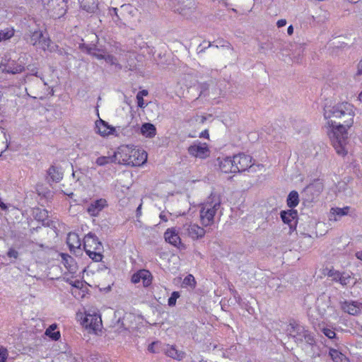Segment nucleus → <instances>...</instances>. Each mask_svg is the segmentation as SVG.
Segmentation results:
<instances>
[{
  "label": "nucleus",
  "instance_id": "1",
  "mask_svg": "<svg viewBox=\"0 0 362 362\" xmlns=\"http://www.w3.org/2000/svg\"><path fill=\"white\" fill-rule=\"evenodd\" d=\"M355 110L352 104L343 102L324 109V117L329 128L328 135L337 154H347L348 129L354 124Z\"/></svg>",
  "mask_w": 362,
  "mask_h": 362
},
{
  "label": "nucleus",
  "instance_id": "2",
  "mask_svg": "<svg viewBox=\"0 0 362 362\" xmlns=\"http://www.w3.org/2000/svg\"><path fill=\"white\" fill-rule=\"evenodd\" d=\"M115 158L121 164L141 166L147 160V153L132 146L122 145L115 152Z\"/></svg>",
  "mask_w": 362,
  "mask_h": 362
},
{
  "label": "nucleus",
  "instance_id": "3",
  "mask_svg": "<svg viewBox=\"0 0 362 362\" xmlns=\"http://www.w3.org/2000/svg\"><path fill=\"white\" fill-rule=\"evenodd\" d=\"M221 204V196L216 193H211L201 205L199 217L202 226L205 227L211 226L215 223L216 216L220 209Z\"/></svg>",
  "mask_w": 362,
  "mask_h": 362
},
{
  "label": "nucleus",
  "instance_id": "4",
  "mask_svg": "<svg viewBox=\"0 0 362 362\" xmlns=\"http://www.w3.org/2000/svg\"><path fill=\"white\" fill-rule=\"evenodd\" d=\"M26 42L33 46H38V47L44 51H49L50 52H55L58 46L54 44L50 38L44 34L42 30L39 28H31L25 35Z\"/></svg>",
  "mask_w": 362,
  "mask_h": 362
},
{
  "label": "nucleus",
  "instance_id": "5",
  "mask_svg": "<svg viewBox=\"0 0 362 362\" xmlns=\"http://www.w3.org/2000/svg\"><path fill=\"white\" fill-rule=\"evenodd\" d=\"M83 248L89 257L95 262H98L102 260L101 250L103 245L95 235L89 233L84 237Z\"/></svg>",
  "mask_w": 362,
  "mask_h": 362
},
{
  "label": "nucleus",
  "instance_id": "6",
  "mask_svg": "<svg viewBox=\"0 0 362 362\" xmlns=\"http://www.w3.org/2000/svg\"><path fill=\"white\" fill-rule=\"evenodd\" d=\"M286 332L296 342L305 341L310 344L314 342V339L308 330L299 324L290 323L287 327Z\"/></svg>",
  "mask_w": 362,
  "mask_h": 362
},
{
  "label": "nucleus",
  "instance_id": "7",
  "mask_svg": "<svg viewBox=\"0 0 362 362\" xmlns=\"http://www.w3.org/2000/svg\"><path fill=\"white\" fill-rule=\"evenodd\" d=\"M44 8L55 18L64 16L67 10V0H42Z\"/></svg>",
  "mask_w": 362,
  "mask_h": 362
},
{
  "label": "nucleus",
  "instance_id": "8",
  "mask_svg": "<svg viewBox=\"0 0 362 362\" xmlns=\"http://www.w3.org/2000/svg\"><path fill=\"white\" fill-rule=\"evenodd\" d=\"M171 6L175 12L187 18L196 10L195 4L192 0H171Z\"/></svg>",
  "mask_w": 362,
  "mask_h": 362
},
{
  "label": "nucleus",
  "instance_id": "9",
  "mask_svg": "<svg viewBox=\"0 0 362 362\" xmlns=\"http://www.w3.org/2000/svg\"><path fill=\"white\" fill-rule=\"evenodd\" d=\"M188 153L196 158L206 159L210 156V149L206 143L194 141L187 148Z\"/></svg>",
  "mask_w": 362,
  "mask_h": 362
},
{
  "label": "nucleus",
  "instance_id": "10",
  "mask_svg": "<svg viewBox=\"0 0 362 362\" xmlns=\"http://www.w3.org/2000/svg\"><path fill=\"white\" fill-rule=\"evenodd\" d=\"M26 56L21 55L17 60L8 59L6 64H1L4 66V70L9 74H16L23 72L26 64Z\"/></svg>",
  "mask_w": 362,
  "mask_h": 362
},
{
  "label": "nucleus",
  "instance_id": "11",
  "mask_svg": "<svg viewBox=\"0 0 362 362\" xmlns=\"http://www.w3.org/2000/svg\"><path fill=\"white\" fill-rule=\"evenodd\" d=\"M82 325L86 329L92 330L95 334L101 331L103 326L100 316L95 313L93 314L86 313L82 320Z\"/></svg>",
  "mask_w": 362,
  "mask_h": 362
},
{
  "label": "nucleus",
  "instance_id": "12",
  "mask_svg": "<svg viewBox=\"0 0 362 362\" xmlns=\"http://www.w3.org/2000/svg\"><path fill=\"white\" fill-rule=\"evenodd\" d=\"M233 158L236 173L245 171L252 167L254 164L252 157L249 155L240 153L234 156Z\"/></svg>",
  "mask_w": 362,
  "mask_h": 362
},
{
  "label": "nucleus",
  "instance_id": "13",
  "mask_svg": "<svg viewBox=\"0 0 362 362\" xmlns=\"http://www.w3.org/2000/svg\"><path fill=\"white\" fill-rule=\"evenodd\" d=\"M327 275L332 278V281L339 282L343 286L349 285L353 281V278L350 274L347 272H340L334 269H329Z\"/></svg>",
  "mask_w": 362,
  "mask_h": 362
},
{
  "label": "nucleus",
  "instance_id": "14",
  "mask_svg": "<svg viewBox=\"0 0 362 362\" xmlns=\"http://www.w3.org/2000/svg\"><path fill=\"white\" fill-rule=\"evenodd\" d=\"M95 132L103 137H106L110 135H118L116 133V129L114 127L108 124L107 122L103 120L102 119H99L95 121Z\"/></svg>",
  "mask_w": 362,
  "mask_h": 362
},
{
  "label": "nucleus",
  "instance_id": "15",
  "mask_svg": "<svg viewBox=\"0 0 362 362\" xmlns=\"http://www.w3.org/2000/svg\"><path fill=\"white\" fill-rule=\"evenodd\" d=\"M183 230L185 234L193 240H197L204 236L205 230L196 223H186L183 226Z\"/></svg>",
  "mask_w": 362,
  "mask_h": 362
},
{
  "label": "nucleus",
  "instance_id": "16",
  "mask_svg": "<svg viewBox=\"0 0 362 362\" xmlns=\"http://www.w3.org/2000/svg\"><path fill=\"white\" fill-rule=\"evenodd\" d=\"M153 276L151 272L146 269H141L134 273L132 276V282L134 284L141 283L144 287L150 286Z\"/></svg>",
  "mask_w": 362,
  "mask_h": 362
},
{
  "label": "nucleus",
  "instance_id": "17",
  "mask_svg": "<svg viewBox=\"0 0 362 362\" xmlns=\"http://www.w3.org/2000/svg\"><path fill=\"white\" fill-rule=\"evenodd\" d=\"M233 160V158L230 156L217 158L216 161L220 170L224 173H235Z\"/></svg>",
  "mask_w": 362,
  "mask_h": 362
},
{
  "label": "nucleus",
  "instance_id": "18",
  "mask_svg": "<svg viewBox=\"0 0 362 362\" xmlns=\"http://www.w3.org/2000/svg\"><path fill=\"white\" fill-rule=\"evenodd\" d=\"M351 207L349 206L343 208L332 207L328 214L329 221L332 222L339 221L341 217L349 215Z\"/></svg>",
  "mask_w": 362,
  "mask_h": 362
},
{
  "label": "nucleus",
  "instance_id": "19",
  "mask_svg": "<svg viewBox=\"0 0 362 362\" xmlns=\"http://www.w3.org/2000/svg\"><path fill=\"white\" fill-rule=\"evenodd\" d=\"M164 238L168 243L178 247L181 244V239L178 231L175 228H168L164 233Z\"/></svg>",
  "mask_w": 362,
  "mask_h": 362
},
{
  "label": "nucleus",
  "instance_id": "20",
  "mask_svg": "<svg viewBox=\"0 0 362 362\" xmlns=\"http://www.w3.org/2000/svg\"><path fill=\"white\" fill-rule=\"evenodd\" d=\"M361 305L362 304L358 303L356 301H344L341 303V308L345 312L349 315H356L361 312Z\"/></svg>",
  "mask_w": 362,
  "mask_h": 362
},
{
  "label": "nucleus",
  "instance_id": "21",
  "mask_svg": "<svg viewBox=\"0 0 362 362\" xmlns=\"http://www.w3.org/2000/svg\"><path fill=\"white\" fill-rule=\"evenodd\" d=\"M298 212L295 209H288L287 211H282L281 212V218L283 222L288 224L291 228L296 226L297 222Z\"/></svg>",
  "mask_w": 362,
  "mask_h": 362
},
{
  "label": "nucleus",
  "instance_id": "22",
  "mask_svg": "<svg viewBox=\"0 0 362 362\" xmlns=\"http://www.w3.org/2000/svg\"><path fill=\"white\" fill-rule=\"evenodd\" d=\"M106 205V200L104 199H100L91 203L88 207L87 211L90 216H96Z\"/></svg>",
  "mask_w": 362,
  "mask_h": 362
},
{
  "label": "nucleus",
  "instance_id": "23",
  "mask_svg": "<svg viewBox=\"0 0 362 362\" xmlns=\"http://www.w3.org/2000/svg\"><path fill=\"white\" fill-rule=\"evenodd\" d=\"M62 264L68 269L71 274H75L77 271V266L74 259L69 255L62 253Z\"/></svg>",
  "mask_w": 362,
  "mask_h": 362
},
{
  "label": "nucleus",
  "instance_id": "24",
  "mask_svg": "<svg viewBox=\"0 0 362 362\" xmlns=\"http://www.w3.org/2000/svg\"><path fill=\"white\" fill-rule=\"evenodd\" d=\"M79 47L98 59H103V54H105L103 50L98 49L95 45H85V44H82Z\"/></svg>",
  "mask_w": 362,
  "mask_h": 362
},
{
  "label": "nucleus",
  "instance_id": "25",
  "mask_svg": "<svg viewBox=\"0 0 362 362\" xmlns=\"http://www.w3.org/2000/svg\"><path fill=\"white\" fill-rule=\"evenodd\" d=\"M67 245L70 250L79 249L81 245V241L78 234L76 233H69L66 240Z\"/></svg>",
  "mask_w": 362,
  "mask_h": 362
},
{
  "label": "nucleus",
  "instance_id": "26",
  "mask_svg": "<svg viewBox=\"0 0 362 362\" xmlns=\"http://www.w3.org/2000/svg\"><path fill=\"white\" fill-rule=\"evenodd\" d=\"M141 134L146 138H153L156 135V128L151 123H144L140 129Z\"/></svg>",
  "mask_w": 362,
  "mask_h": 362
},
{
  "label": "nucleus",
  "instance_id": "27",
  "mask_svg": "<svg viewBox=\"0 0 362 362\" xmlns=\"http://www.w3.org/2000/svg\"><path fill=\"white\" fill-rule=\"evenodd\" d=\"M165 354L168 356L180 361L185 356V353L177 350L175 346L168 345L165 349Z\"/></svg>",
  "mask_w": 362,
  "mask_h": 362
},
{
  "label": "nucleus",
  "instance_id": "28",
  "mask_svg": "<svg viewBox=\"0 0 362 362\" xmlns=\"http://www.w3.org/2000/svg\"><path fill=\"white\" fill-rule=\"evenodd\" d=\"M81 8L88 13H93L98 8L97 0H79Z\"/></svg>",
  "mask_w": 362,
  "mask_h": 362
},
{
  "label": "nucleus",
  "instance_id": "29",
  "mask_svg": "<svg viewBox=\"0 0 362 362\" xmlns=\"http://www.w3.org/2000/svg\"><path fill=\"white\" fill-rule=\"evenodd\" d=\"M48 175L54 182H59L63 177V171L61 168L52 165L48 170Z\"/></svg>",
  "mask_w": 362,
  "mask_h": 362
},
{
  "label": "nucleus",
  "instance_id": "30",
  "mask_svg": "<svg viewBox=\"0 0 362 362\" xmlns=\"http://www.w3.org/2000/svg\"><path fill=\"white\" fill-rule=\"evenodd\" d=\"M329 355L334 362H349L348 358L335 349H330Z\"/></svg>",
  "mask_w": 362,
  "mask_h": 362
},
{
  "label": "nucleus",
  "instance_id": "31",
  "mask_svg": "<svg viewBox=\"0 0 362 362\" xmlns=\"http://www.w3.org/2000/svg\"><path fill=\"white\" fill-rule=\"evenodd\" d=\"M322 191V185L320 182L311 184L309 186H308L305 189V192L307 193H310L313 195V199L318 197Z\"/></svg>",
  "mask_w": 362,
  "mask_h": 362
},
{
  "label": "nucleus",
  "instance_id": "32",
  "mask_svg": "<svg viewBox=\"0 0 362 362\" xmlns=\"http://www.w3.org/2000/svg\"><path fill=\"white\" fill-rule=\"evenodd\" d=\"M287 205L290 208H293L298 206L299 204V195L298 193L296 191H291L287 197Z\"/></svg>",
  "mask_w": 362,
  "mask_h": 362
},
{
  "label": "nucleus",
  "instance_id": "33",
  "mask_svg": "<svg viewBox=\"0 0 362 362\" xmlns=\"http://www.w3.org/2000/svg\"><path fill=\"white\" fill-rule=\"evenodd\" d=\"M72 177L74 179H76V182L81 186L84 185L88 180L86 175L81 169L73 170Z\"/></svg>",
  "mask_w": 362,
  "mask_h": 362
},
{
  "label": "nucleus",
  "instance_id": "34",
  "mask_svg": "<svg viewBox=\"0 0 362 362\" xmlns=\"http://www.w3.org/2000/svg\"><path fill=\"white\" fill-rule=\"evenodd\" d=\"M45 334L53 340H58L60 338V332L57 330V325H51L45 331Z\"/></svg>",
  "mask_w": 362,
  "mask_h": 362
},
{
  "label": "nucleus",
  "instance_id": "35",
  "mask_svg": "<svg viewBox=\"0 0 362 362\" xmlns=\"http://www.w3.org/2000/svg\"><path fill=\"white\" fill-rule=\"evenodd\" d=\"M15 33V30L13 28H6L0 30V42L11 38Z\"/></svg>",
  "mask_w": 362,
  "mask_h": 362
},
{
  "label": "nucleus",
  "instance_id": "36",
  "mask_svg": "<svg viewBox=\"0 0 362 362\" xmlns=\"http://www.w3.org/2000/svg\"><path fill=\"white\" fill-rule=\"evenodd\" d=\"M115 154L113 156H100L96 159L95 163L99 166H103L107 164L116 162Z\"/></svg>",
  "mask_w": 362,
  "mask_h": 362
},
{
  "label": "nucleus",
  "instance_id": "37",
  "mask_svg": "<svg viewBox=\"0 0 362 362\" xmlns=\"http://www.w3.org/2000/svg\"><path fill=\"white\" fill-rule=\"evenodd\" d=\"M320 330L329 339H333L335 337L336 334L334 329L329 327L325 325L319 326Z\"/></svg>",
  "mask_w": 362,
  "mask_h": 362
},
{
  "label": "nucleus",
  "instance_id": "38",
  "mask_svg": "<svg viewBox=\"0 0 362 362\" xmlns=\"http://www.w3.org/2000/svg\"><path fill=\"white\" fill-rule=\"evenodd\" d=\"M183 285L185 286H189L192 288H195L196 281L194 276L192 274H188L186 276L183 280Z\"/></svg>",
  "mask_w": 362,
  "mask_h": 362
},
{
  "label": "nucleus",
  "instance_id": "39",
  "mask_svg": "<svg viewBox=\"0 0 362 362\" xmlns=\"http://www.w3.org/2000/svg\"><path fill=\"white\" fill-rule=\"evenodd\" d=\"M180 296V293L178 291H173L168 298V304L170 307H173L176 305L177 299Z\"/></svg>",
  "mask_w": 362,
  "mask_h": 362
},
{
  "label": "nucleus",
  "instance_id": "40",
  "mask_svg": "<svg viewBox=\"0 0 362 362\" xmlns=\"http://www.w3.org/2000/svg\"><path fill=\"white\" fill-rule=\"evenodd\" d=\"M103 59H104L107 63L111 65H118L117 59L111 54H104Z\"/></svg>",
  "mask_w": 362,
  "mask_h": 362
},
{
  "label": "nucleus",
  "instance_id": "41",
  "mask_svg": "<svg viewBox=\"0 0 362 362\" xmlns=\"http://www.w3.org/2000/svg\"><path fill=\"white\" fill-rule=\"evenodd\" d=\"M8 355L7 349L3 346H0V362H6Z\"/></svg>",
  "mask_w": 362,
  "mask_h": 362
},
{
  "label": "nucleus",
  "instance_id": "42",
  "mask_svg": "<svg viewBox=\"0 0 362 362\" xmlns=\"http://www.w3.org/2000/svg\"><path fill=\"white\" fill-rule=\"evenodd\" d=\"M110 14L112 16V21L115 23L119 22L121 21L120 16L117 13V9L116 8H112L110 10Z\"/></svg>",
  "mask_w": 362,
  "mask_h": 362
},
{
  "label": "nucleus",
  "instance_id": "43",
  "mask_svg": "<svg viewBox=\"0 0 362 362\" xmlns=\"http://www.w3.org/2000/svg\"><path fill=\"white\" fill-rule=\"evenodd\" d=\"M7 256L10 258L17 259L18 257V252L13 248H10L7 252Z\"/></svg>",
  "mask_w": 362,
  "mask_h": 362
},
{
  "label": "nucleus",
  "instance_id": "44",
  "mask_svg": "<svg viewBox=\"0 0 362 362\" xmlns=\"http://www.w3.org/2000/svg\"><path fill=\"white\" fill-rule=\"evenodd\" d=\"M121 9L122 11H127L129 13H132V6L130 4H124L121 6Z\"/></svg>",
  "mask_w": 362,
  "mask_h": 362
},
{
  "label": "nucleus",
  "instance_id": "45",
  "mask_svg": "<svg viewBox=\"0 0 362 362\" xmlns=\"http://www.w3.org/2000/svg\"><path fill=\"white\" fill-rule=\"evenodd\" d=\"M136 100H137V103H138V106L140 107H144V99H143V97L141 95H140V94L136 95Z\"/></svg>",
  "mask_w": 362,
  "mask_h": 362
},
{
  "label": "nucleus",
  "instance_id": "46",
  "mask_svg": "<svg viewBox=\"0 0 362 362\" xmlns=\"http://www.w3.org/2000/svg\"><path fill=\"white\" fill-rule=\"evenodd\" d=\"M159 217H160V218L162 221H165V222L168 221V213H167V212H165V211H162V212L160 214Z\"/></svg>",
  "mask_w": 362,
  "mask_h": 362
},
{
  "label": "nucleus",
  "instance_id": "47",
  "mask_svg": "<svg viewBox=\"0 0 362 362\" xmlns=\"http://www.w3.org/2000/svg\"><path fill=\"white\" fill-rule=\"evenodd\" d=\"M286 25V19H280L277 21L276 25L278 28L284 27Z\"/></svg>",
  "mask_w": 362,
  "mask_h": 362
},
{
  "label": "nucleus",
  "instance_id": "48",
  "mask_svg": "<svg viewBox=\"0 0 362 362\" xmlns=\"http://www.w3.org/2000/svg\"><path fill=\"white\" fill-rule=\"evenodd\" d=\"M141 207H142V204H140L139 205V206L137 207V209H136V218H139L141 216V214H142Z\"/></svg>",
  "mask_w": 362,
  "mask_h": 362
},
{
  "label": "nucleus",
  "instance_id": "49",
  "mask_svg": "<svg viewBox=\"0 0 362 362\" xmlns=\"http://www.w3.org/2000/svg\"><path fill=\"white\" fill-rule=\"evenodd\" d=\"M199 137L201 138H206V139H209V132L207 129H205L204 131H203L200 135H199Z\"/></svg>",
  "mask_w": 362,
  "mask_h": 362
},
{
  "label": "nucleus",
  "instance_id": "50",
  "mask_svg": "<svg viewBox=\"0 0 362 362\" xmlns=\"http://www.w3.org/2000/svg\"><path fill=\"white\" fill-rule=\"evenodd\" d=\"M287 33L288 35H291L293 33V25H289L287 28Z\"/></svg>",
  "mask_w": 362,
  "mask_h": 362
},
{
  "label": "nucleus",
  "instance_id": "51",
  "mask_svg": "<svg viewBox=\"0 0 362 362\" xmlns=\"http://www.w3.org/2000/svg\"><path fill=\"white\" fill-rule=\"evenodd\" d=\"M357 75H361L362 74V64H361V62H360L358 64V71H357Z\"/></svg>",
  "mask_w": 362,
  "mask_h": 362
},
{
  "label": "nucleus",
  "instance_id": "52",
  "mask_svg": "<svg viewBox=\"0 0 362 362\" xmlns=\"http://www.w3.org/2000/svg\"><path fill=\"white\" fill-rule=\"evenodd\" d=\"M356 257L357 259L362 261V251H358L356 253Z\"/></svg>",
  "mask_w": 362,
  "mask_h": 362
},
{
  "label": "nucleus",
  "instance_id": "53",
  "mask_svg": "<svg viewBox=\"0 0 362 362\" xmlns=\"http://www.w3.org/2000/svg\"><path fill=\"white\" fill-rule=\"evenodd\" d=\"M138 94H140V95H141L142 97L146 96L148 95V91L146 90H143L139 92Z\"/></svg>",
  "mask_w": 362,
  "mask_h": 362
},
{
  "label": "nucleus",
  "instance_id": "54",
  "mask_svg": "<svg viewBox=\"0 0 362 362\" xmlns=\"http://www.w3.org/2000/svg\"><path fill=\"white\" fill-rule=\"evenodd\" d=\"M357 99L359 102L362 103V91L359 93Z\"/></svg>",
  "mask_w": 362,
  "mask_h": 362
},
{
  "label": "nucleus",
  "instance_id": "55",
  "mask_svg": "<svg viewBox=\"0 0 362 362\" xmlns=\"http://www.w3.org/2000/svg\"><path fill=\"white\" fill-rule=\"evenodd\" d=\"M153 345H154V343H152V344H151L148 346V350H149L150 351H152V352L153 351Z\"/></svg>",
  "mask_w": 362,
  "mask_h": 362
},
{
  "label": "nucleus",
  "instance_id": "56",
  "mask_svg": "<svg viewBox=\"0 0 362 362\" xmlns=\"http://www.w3.org/2000/svg\"><path fill=\"white\" fill-rule=\"evenodd\" d=\"M198 118L200 119V122L202 123L204 122V120H205V117H198Z\"/></svg>",
  "mask_w": 362,
  "mask_h": 362
},
{
  "label": "nucleus",
  "instance_id": "57",
  "mask_svg": "<svg viewBox=\"0 0 362 362\" xmlns=\"http://www.w3.org/2000/svg\"><path fill=\"white\" fill-rule=\"evenodd\" d=\"M352 3H356L358 0H349Z\"/></svg>",
  "mask_w": 362,
  "mask_h": 362
},
{
  "label": "nucleus",
  "instance_id": "58",
  "mask_svg": "<svg viewBox=\"0 0 362 362\" xmlns=\"http://www.w3.org/2000/svg\"><path fill=\"white\" fill-rule=\"evenodd\" d=\"M66 194L69 196H71V195H73V192H71L70 194Z\"/></svg>",
  "mask_w": 362,
  "mask_h": 362
},
{
  "label": "nucleus",
  "instance_id": "59",
  "mask_svg": "<svg viewBox=\"0 0 362 362\" xmlns=\"http://www.w3.org/2000/svg\"><path fill=\"white\" fill-rule=\"evenodd\" d=\"M93 37H94L95 39H97V36L95 35H93Z\"/></svg>",
  "mask_w": 362,
  "mask_h": 362
}]
</instances>
